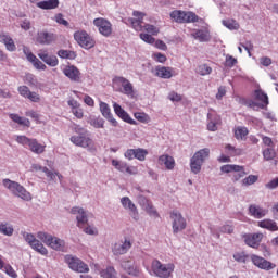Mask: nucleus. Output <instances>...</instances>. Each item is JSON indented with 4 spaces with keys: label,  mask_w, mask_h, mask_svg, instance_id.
<instances>
[{
    "label": "nucleus",
    "mask_w": 278,
    "mask_h": 278,
    "mask_svg": "<svg viewBox=\"0 0 278 278\" xmlns=\"http://www.w3.org/2000/svg\"><path fill=\"white\" fill-rule=\"evenodd\" d=\"M132 16L134 17H129L127 22L131 25L135 31H147L148 36H157V34H160V28L155 25L146 24L144 26H142L146 16L144 13L134 11Z\"/></svg>",
    "instance_id": "f257e3e1"
},
{
    "label": "nucleus",
    "mask_w": 278,
    "mask_h": 278,
    "mask_svg": "<svg viewBox=\"0 0 278 278\" xmlns=\"http://www.w3.org/2000/svg\"><path fill=\"white\" fill-rule=\"evenodd\" d=\"M15 141L17 144H22V147H25V149H29L31 153H35L36 155H42L45 153L47 146L38 142V139L36 138H29L25 135H18L15 138Z\"/></svg>",
    "instance_id": "f03ea898"
},
{
    "label": "nucleus",
    "mask_w": 278,
    "mask_h": 278,
    "mask_svg": "<svg viewBox=\"0 0 278 278\" xmlns=\"http://www.w3.org/2000/svg\"><path fill=\"white\" fill-rule=\"evenodd\" d=\"M74 131L78 135L71 137L70 140L73 144L81 147L83 149H92V147H94V141L90 136H88V131H86L81 126H75Z\"/></svg>",
    "instance_id": "7ed1b4c3"
},
{
    "label": "nucleus",
    "mask_w": 278,
    "mask_h": 278,
    "mask_svg": "<svg viewBox=\"0 0 278 278\" xmlns=\"http://www.w3.org/2000/svg\"><path fill=\"white\" fill-rule=\"evenodd\" d=\"M71 213L76 214L77 227H79V229H84L85 233H87L88 236H97V233H99L97 228L92 226L86 227V225H88V215L86 214V211H84V208L75 206L71 210Z\"/></svg>",
    "instance_id": "20e7f679"
},
{
    "label": "nucleus",
    "mask_w": 278,
    "mask_h": 278,
    "mask_svg": "<svg viewBox=\"0 0 278 278\" xmlns=\"http://www.w3.org/2000/svg\"><path fill=\"white\" fill-rule=\"evenodd\" d=\"M2 184L4 188L10 190V192L14 194V197H18L23 201H31V193H29L27 189H25V187H23L21 184L10 180L8 178L3 179Z\"/></svg>",
    "instance_id": "39448f33"
},
{
    "label": "nucleus",
    "mask_w": 278,
    "mask_h": 278,
    "mask_svg": "<svg viewBox=\"0 0 278 278\" xmlns=\"http://www.w3.org/2000/svg\"><path fill=\"white\" fill-rule=\"evenodd\" d=\"M210 157V149L204 148L197 151L190 160V168L193 175H199L204 162Z\"/></svg>",
    "instance_id": "423d86ee"
},
{
    "label": "nucleus",
    "mask_w": 278,
    "mask_h": 278,
    "mask_svg": "<svg viewBox=\"0 0 278 278\" xmlns=\"http://www.w3.org/2000/svg\"><path fill=\"white\" fill-rule=\"evenodd\" d=\"M151 269L155 277L169 278L173 277V273H175V264H163L162 262L154 260L152 261Z\"/></svg>",
    "instance_id": "0eeeda50"
},
{
    "label": "nucleus",
    "mask_w": 278,
    "mask_h": 278,
    "mask_svg": "<svg viewBox=\"0 0 278 278\" xmlns=\"http://www.w3.org/2000/svg\"><path fill=\"white\" fill-rule=\"evenodd\" d=\"M169 16L172 21L180 24L199 23V21H201V17L192 11L175 10L170 12Z\"/></svg>",
    "instance_id": "6e6552de"
},
{
    "label": "nucleus",
    "mask_w": 278,
    "mask_h": 278,
    "mask_svg": "<svg viewBox=\"0 0 278 278\" xmlns=\"http://www.w3.org/2000/svg\"><path fill=\"white\" fill-rule=\"evenodd\" d=\"M74 39L81 49H93L97 45L94 37L90 36L86 30H77L74 33Z\"/></svg>",
    "instance_id": "1a4fd4ad"
},
{
    "label": "nucleus",
    "mask_w": 278,
    "mask_h": 278,
    "mask_svg": "<svg viewBox=\"0 0 278 278\" xmlns=\"http://www.w3.org/2000/svg\"><path fill=\"white\" fill-rule=\"evenodd\" d=\"M37 238L51 249H54V251H62V249H64V240L53 237L47 232H38Z\"/></svg>",
    "instance_id": "9d476101"
},
{
    "label": "nucleus",
    "mask_w": 278,
    "mask_h": 278,
    "mask_svg": "<svg viewBox=\"0 0 278 278\" xmlns=\"http://www.w3.org/2000/svg\"><path fill=\"white\" fill-rule=\"evenodd\" d=\"M22 236L25 242H27V244H29V247H31L34 251H37V253H40V255H48L49 251L47 250V248H45L42 242L36 239V236L29 232H22Z\"/></svg>",
    "instance_id": "9b49d317"
},
{
    "label": "nucleus",
    "mask_w": 278,
    "mask_h": 278,
    "mask_svg": "<svg viewBox=\"0 0 278 278\" xmlns=\"http://www.w3.org/2000/svg\"><path fill=\"white\" fill-rule=\"evenodd\" d=\"M169 217L172 219L173 233H179V231H184L188 226L186 218H184L179 211H172Z\"/></svg>",
    "instance_id": "f8f14e48"
},
{
    "label": "nucleus",
    "mask_w": 278,
    "mask_h": 278,
    "mask_svg": "<svg viewBox=\"0 0 278 278\" xmlns=\"http://www.w3.org/2000/svg\"><path fill=\"white\" fill-rule=\"evenodd\" d=\"M58 41V35L48 30H39L35 37L36 45L49 47Z\"/></svg>",
    "instance_id": "ddd939ff"
},
{
    "label": "nucleus",
    "mask_w": 278,
    "mask_h": 278,
    "mask_svg": "<svg viewBox=\"0 0 278 278\" xmlns=\"http://www.w3.org/2000/svg\"><path fill=\"white\" fill-rule=\"evenodd\" d=\"M65 262L70 266V268L72 270H74L75 273H89L90 271V268L88 267V265L86 263L81 262V260H79L73 255H66Z\"/></svg>",
    "instance_id": "4468645a"
},
{
    "label": "nucleus",
    "mask_w": 278,
    "mask_h": 278,
    "mask_svg": "<svg viewBox=\"0 0 278 278\" xmlns=\"http://www.w3.org/2000/svg\"><path fill=\"white\" fill-rule=\"evenodd\" d=\"M93 25L97 27L99 34L105 38L112 36V22L103 17H97L93 20Z\"/></svg>",
    "instance_id": "2eb2a0df"
},
{
    "label": "nucleus",
    "mask_w": 278,
    "mask_h": 278,
    "mask_svg": "<svg viewBox=\"0 0 278 278\" xmlns=\"http://www.w3.org/2000/svg\"><path fill=\"white\" fill-rule=\"evenodd\" d=\"M148 155H149V151L142 148L128 149L124 153V157H126V160H139V162H144Z\"/></svg>",
    "instance_id": "dca6fc26"
},
{
    "label": "nucleus",
    "mask_w": 278,
    "mask_h": 278,
    "mask_svg": "<svg viewBox=\"0 0 278 278\" xmlns=\"http://www.w3.org/2000/svg\"><path fill=\"white\" fill-rule=\"evenodd\" d=\"M251 262L261 270H273L274 268H277L275 263L255 254L251 255Z\"/></svg>",
    "instance_id": "f3484780"
},
{
    "label": "nucleus",
    "mask_w": 278,
    "mask_h": 278,
    "mask_svg": "<svg viewBox=\"0 0 278 278\" xmlns=\"http://www.w3.org/2000/svg\"><path fill=\"white\" fill-rule=\"evenodd\" d=\"M113 84H115V86H122L124 94H127L128 97L134 94V85H131L127 78L123 76H115L113 78Z\"/></svg>",
    "instance_id": "a211bd4d"
},
{
    "label": "nucleus",
    "mask_w": 278,
    "mask_h": 278,
    "mask_svg": "<svg viewBox=\"0 0 278 278\" xmlns=\"http://www.w3.org/2000/svg\"><path fill=\"white\" fill-rule=\"evenodd\" d=\"M139 205L149 214V216H153L154 218H160V213L153 206V202L147 199L144 195L139 197Z\"/></svg>",
    "instance_id": "6ab92c4d"
},
{
    "label": "nucleus",
    "mask_w": 278,
    "mask_h": 278,
    "mask_svg": "<svg viewBox=\"0 0 278 278\" xmlns=\"http://www.w3.org/2000/svg\"><path fill=\"white\" fill-rule=\"evenodd\" d=\"M243 240L248 247H251L252 249H258L260 242L264 240V233L256 232L243 235Z\"/></svg>",
    "instance_id": "aec40b11"
},
{
    "label": "nucleus",
    "mask_w": 278,
    "mask_h": 278,
    "mask_svg": "<svg viewBox=\"0 0 278 278\" xmlns=\"http://www.w3.org/2000/svg\"><path fill=\"white\" fill-rule=\"evenodd\" d=\"M37 55L48 66L55 67V66H58V64H60V61L58 60V56H55L53 54H49V51L47 49L39 50Z\"/></svg>",
    "instance_id": "412c9836"
},
{
    "label": "nucleus",
    "mask_w": 278,
    "mask_h": 278,
    "mask_svg": "<svg viewBox=\"0 0 278 278\" xmlns=\"http://www.w3.org/2000/svg\"><path fill=\"white\" fill-rule=\"evenodd\" d=\"M63 75L71 79V81H75L76 84H79L81 81V72H79V68L75 65H67L63 70Z\"/></svg>",
    "instance_id": "4be33fe9"
},
{
    "label": "nucleus",
    "mask_w": 278,
    "mask_h": 278,
    "mask_svg": "<svg viewBox=\"0 0 278 278\" xmlns=\"http://www.w3.org/2000/svg\"><path fill=\"white\" fill-rule=\"evenodd\" d=\"M220 170L222 173H239L235 175V181H238V179L247 175V173H244V166L240 165H223Z\"/></svg>",
    "instance_id": "5701e85b"
},
{
    "label": "nucleus",
    "mask_w": 278,
    "mask_h": 278,
    "mask_svg": "<svg viewBox=\"0 0 278 278\" xmlns=\"http://www.w3.org/2000/svg\"><path fill=\"white\" fill-rule=\"evenodd\" d=\"M139 38L143 40V42H147L148 45H155L156 49H160L161 51H166L168 49V46L165 45L164 41L162 40H156L153 38V36L147 34V33H141L139 35Z\"/></svg>",
    "instance_id": "b1692460"
},
{
    "label": "nucleus",
    "mask_w": 278,
    "mask_h": 278,
    "mask_svg": "<svg viewBox=\"0 0 278 278\" xmlns=\"http://www.w3.org/2000/svg\"><path fill=\"white\" fill-rule=\"evenodd\" d=\"M113 110L115 114L124 121V123H128L129 125H136V121L128 115V113L121 106V104L114 102Z\"/></svg>",
    "instance_id": "393cba45"
},
{
    "label": "nucleus",
    "mask_w": 278,
    "mask_h": 278,
    "mask_svg": "<svg viewBox=\"0 0 278 278\" xmlns=\"http://www.w3.org/2000/svg\"><path fill=\"white\" fill-rule=\"evenodd\" d=\"M121 203L123 205L124 210H129L130 216L135 219L138 220V207H136V204L129 199V197H123L121 199Z\"/></svg>",
    "instance_id": "a878e982"
},
{
    "label": "nucleus",
    "mask_w": 278,
    "mask_h": 278,
    "mask_svg": "<svg viewBox=\"0 0 278 278\" xmlns=\"http://www.w3.org/2000/svg\"><path fill=\"white\" fill-rule=\"evenodd\" d=\"M129 249H131V241L126 239L124 242H118L113 245V255H125Z\"/></svg>",
    "instance_id": "bb28decb"
},
{
    "label": "nucleus",
    "mask_w": 278,
    "mask_h": 278,
    "mask_svg": "<svg viewBox=\"0 0 278 278\" xmlns=\"http://www.w3.org/2000/svg\"><path fill=\"white\" fill-rule=\"evenodd\" d=\"M121 266L124 268V270H126L127 274L131 275L132 277L140 276V267H138L134 262L124 261L122 262Z\"/></svg>",
    "instance_id": "cd10ccee"
},
{
    "label": "nucleus",
    "mask_w": 278,
    "mask_h": 278,
    "mask_svg": "<svg viewBox=\"0 0 278 278\" xmlns=\"http://www.w3.org/2000/svg\"><path fill=\"white\" fill-rule=\"evenodd\" d=\"M249 214L250 216H253V218H264L266 214H268V210L257 205V204H251L249 206Z\"/></svg>",
    "instance_id": "c85d7f7f"
},
{
    "label": "nucleus",
    "mask_w": 278,
    "mask_h": 278,
    "mask_svg": "<svg viewBox=\"0 0 278 278\" xmlns=\"http://www.w3.org/2000/svg\"><path fill=\"white\" fill-rule=\"evenodd\" d=\"M159 164L165 166L166 170L175 169V159L168 154H163L159 156Z\"/></svg>",
    "instance_id": "c756f323"
},
{
    "label": "nucleus",
    "mask_w": 278,
    "mask_h": 278,
    "mask_svg": "<svg viewBox=\"0 0 278 278\" xmlns=\"http://www.w3.org/2000/svg\"><path fill=\"white\" fill-rule=\"evenodd\" d=\"M0 42L4 45L7 51H16V43H14V39H12L8 34L0 33Z\"/></svg>",
    "instance_id": "7c9ffc66"
},
{
    "label": "nucleus",
    "mask_w": 278,
    "mask_h": 278,
    "mask_svg": "<svg viewBox=\"0 0 278 278\" xmlns=\"http://www.w3.org/2000/svg\"><path fill=\"white\" fill-rule=\"evenodd\" d=\"M191 36L194 40H199V42H210V40H212L210 30L198 29L195 33L191 34Z\"/></svg>",
    "instance_id": "2f4dec72"
},
{
    "label": "nucleus",
    "mask_w": 278,
    "mask_h": 278,
    "mask_svg": "<svg viewBox=\"0 0 278 278\" xmlns=\"http://www.w3.org/2000/svg\"><path fill=\"white\" fill-rule=\"evenodd\" d=\"M254 94L256 97V100L261 101L258 108H261V110H266V108H268V94L264 93L262 89H256L254 91Z\"/></svg>",
    "instance_id": "473e14b6"
},
{
    "label": "nucleus",
    "mask_w": 278,
    "mask_h": 278,
    "mask_svg": "<svg viewBox=\"0 0 278 278\" xmlns=\"http://www.w3.org/2000/svg\"><path fill=\"white\" fill-rule=\"evenodd\" d=\"M60 7V0H43L37 3L40 10H55Z\"/></svg>",
    "instance_id": "72a5a7b5"
},
{
    "label": "nucleus",
    "mask_w": 278,
    "mask_h": 278,
    "mask_svg": "<svg viewBox=\"0 0 278 278\" xmlns=\"http://www.w3.org/2000/svg\"><path fill=\"white\" fill-rule=\"evenodd\" d=\"M9 117L11 118V121H13V123L21 125L22 127H31V122L27 117H22L16 113H11Z\"/></svg>",
    "instance_id": "f704fd0d"
},
{
    "label": "nucleus",
    "mask_w": 278,
    "mask_h": 278,
    "mask_svg": "<svg viewBox=\"0 0 278 278\" xmlns=\"http://www.w3.org/2000/svg\"><path fill=\"white\" fill-rule=\"evenodd\" d=\"M257 225L261 227V229H267V231H278L277 222L270 218L263 219L258 222Z\"/></svg>",
    "instance_id": "c9c22d12"
},
{
    "label": "nucleus",
    "mask_w": 278,
    "mask_h": 278,
    "mask_svg": "<svg viewBox=\"0 0 278 278\" xmlns=\"http://www.w3.org/2000/svg\"><path fill=\"white\" fill-rule=\"evenodd\" d=\"M156 77H161V79H170V77H173V67H156Z\"/></svg>",
    "instance_id": "e433bc0d"
},
{
    "label": "nucleus",
    "mask_w": 278,
    "mask_h": 278,
    "mask_svg": "<svg viewBox=\"0 0 278 278\" xmlns=\"http://www.w3.org/2000/svg\"><path fill=\"white\" fill-rule=\"evenodd\" d=\"M225 152L230 155V157H238V155H242V149L236 148L229 143L225 146Z\"/></svg>",
    "instance_id": "4c0bfd02"
},
{
    "label": "nucleus",
    "mask_w": 278,
    "mask_h": 278,
    "mask_svg": "<svg viewBox=\"0 0 278 278\" xmlns=\"http://www.w3.org/2000/svg\"><path fill=\"white\" fill-rule=\"evenodd\" d=\"M247 136H249V128L248 127H237L235 129V138L237 140H244V138H247Z\"/></svg>",
    "instance_id": "58836bf2"
},
{
    "label": "nucleus",
    "mask_w": 278,
    "mask_h": 278,
    "mask_svg": "<svg viewBox=\"0 0 278 278\" xmlns=\"http://www.w3.org/2000/svg\"><path fill=\"white\" fill-rule=\"evenodd\" d=\"M0 233H2V236H13L14 227L8 223H0Z\"/></svg>",
    "instance_id": "ea45409f"
},
{
    "label": "nucleus",
    "mask_w": 278,
    "mask_h": 278,
    "mask_svg": "<svg viewBox=\"0 0 278 278\" xmlns=\"http://www.w3.org/2000/svg\"><path fill=\"white\" fill-rule=\"evenodd\" d=\"M89 125L94 127V129H103L105 125V119L101 117H92L89 119Z\"/></svg>",
    "instance_id": "a19ab883"
},
{
    "label": "nucleus",
    "mask_w": 278,
    "mask_h": 278,
    "mask_svg": "<svg viewBox=\"0 0 278 278\" xmlns=\"http://www.w3.org/2000/svg\"><path fill=\"white\" fill-rule=\"evenodd\" d=\"M58 55L63 60H75L77 58V54L71 50H59Z\"/></svg>",
    "instance_id": "79ce46f5"
},
{
    "label": "nucleus",
    "mask_w": 278,
    "mask_h": 278,
    "mask_svg": "<svg viewBox=\"0 0 278 278\" xmlns=\"http://www.w3.org/2000/svg\"><path fill=\"white\" fill-rule=\"evenodd\" d=\"M1 270H3V273L11 278H18V274H16V270H14V267H12L10 264H5Z\"/></svg>",
    "instance_id": "37998d69"
},
{
    "label": "nucleus",
    "mask_w": 278,
    "mask_h": 278,
    "mask_svg": "<svg viewBox=\"0 0 278 278\" xmlns=\"http://www.w3.org/2000/svg\"><path fill=\"white\" fill-rule=\"evenodd\" d=\"M103 278H116V269L114 267H108L100 273Z\"/></svg>",
    "instance_id": "c03bdc74"
},
{
    "label": "nucleus",
    "mask_w": 278,
    "mask_h": 278,
    "mask_svg": "<svg viewBox=\"0 0 278 278\" xmlns=\"http://www.w3.org/2000/svg\"><path fill=\"white\" fill-rule=\"evenodd\" d=\"M112 166L116 168V170H119V173H125V168H127V163L121 162L118 160H112L111 162Z\"/></svg>",
    "instance_id": "a18cd8bd"
},
{
    "label": "nucleus",
    "mask_w": 278,
    "mask_h": 278,
    "mask_svg": "<svg viewBox=\"0 0 278 278\" xmlns=\"http://www.w3.org/2000/svg\"><path fill=\"white\" fill-rule=\"evenodd\" d=\"M134 116L139 123H149L151 121V117H149V114L147 113L136 112Z\"/></svg>",
    "instance_id": "49530a36"
},
{
    "label": "nucleus",
    "mask_w": 278,
    "mask_h": 278,
    "mask_svg": "<svg viewBox=\"0 0 278 278\" xmlns=\"http://www.w3.org/2000/svg\"><path fill=\"white\" fill-rule=\"evenodd\" d=\"M223 25L228 29H240V24L236 20H225Z\"/></svg>",
    "instance_id": "de8ad7c7"
},
{
    "label": "nucleus",
    "mask_w": 278,
    "mask_h": 278,
    "mask_svg": "<svg viewBox=\"0 0 278 278\" xmlns=\"http://www.w3.org/2000/svg\"><path fill=\"white\" fill-rule=\"evenodd\" d=\"M100 112L104 118L112 115V111L110 110V105L105 102H100Z\"/></svg>",
    "instance_id": "09e8293b"
},
{
    "label": "nucleus",
    "mask_w": 278,
    "mask_h": 278,
    "mask_svg": "<svg viewBox=\"0 0 278 278\" xmlns=\"http://www.w3.org/2000/svg\"><path fill=\"white\" fill-rule=\"evenodd\" d=\"M263 157L267 162L270 160H275V150L273 148H267L263 150Z\"/></svg>",
    "instance_id": "8fccbe9b"
},
{
    "label": "nucleus",
    "mask_w": 278,
    "mask_h": 278,
    "mask_svg": "<svg viewBox=\"0 0 278 278\" xmlns=\"http://www.w3.org/2000/svg\"><path fill=\"white\" fill-rule=\"evenodd\" d=\"M198 73L199 75L205 76V75H211L212 74V67L207 64H202L198 67Z\"/></svg>",
    "instance_id": "3c124183"
},
{
    "label": "nucleus",
    "mask_w": 278,
    "mask_h": 278,
    "mask_svg": "<svg viewBox=\"0 0 278 278\" xmlns=\"http://www.w3.org/2000/svg\"><path fill=\"white\" fill-rule=\"evenodd\" d=\"M238 64V59L233 58L232 55L227 54L226 55V61H225V66L227 68H233L235 65Z\"/></svg>",
    "instance_id": "603ef678"
},
{
    "label": "nucleus",
    "mask_w": 278,
    "mask_h": 278,
    "mask_svg": "<svg viewBox=\"0 0 278 278\" xmlns=\"http://www.w3.org/2000/svg\"><path fill=\"white\" fill-rule=\"evenodd\" d=\"M23 53L26 55L28 62H31V64H34V63L38 60V58H36V56L31 53V51L29 50V48H27V46H24V47H23Z\"/></svg>",
    "instance_id": "864d4df0"
},
{
    "label": "nucleus",
    "mask_w": 278,
    "mask_h": 278,
    "mask_svg": "<svg viewBox=\"0 0 278 278\" xmlns=\"http://www.w3.org/2000/svg\"><path fill=\"white\" fill-rule=\"evenodd\" d=\"M54 21L59 25H63L64 27H68V21H66L64 18V15L62 13H58L56 15H54Z\"/></svg>",
    "instance_id": "5fc2aeb1"
},
{
    "label": "nucleus",
    "mask_w": 278,
    "mask_h": 278,
    "mask_svg": "<svg viewBox=\"0 0 278 278\" xmlns=\"http://www.w3.org/2000/svg\"><path fill=\"white\" fill-rule=\"evenodd\" d=\"M257 181V176L250 175L242 180L243 186H253Z\"/></svg>",
    "instance_id": "6e6d98bb"
},
{
    "label": "nucleus",
    "mask_w": 278,
    "mask_h": 278,
    "mask_svg": "<svg viewBox=\"0 0 278 278\" xmlns=\"http://www.w3.org/2000/svg\"><path fill=\"white\" fill-rule=\"evenodd\" d=\"M247 254L244 252H237L233 254V260L236 262H240L241 264H244L247 262Z\"/></svg>",
    "instance_id": "4d7b16f0"
},
{
    "label": "nucleus",
    "mask_w": 278,
    "mask_h": 278,
    "mask_svg": "<svg viewBox=\"0 0 278 278\" xmlns=\"http://www.w3.org/2000/svg\"><path fill=\"white\" fill-rule=\"evenodd\" d=\"M260 138H262L263 144L265 147H270V149H273V147H275V143L273 142V138L268 137V136H264V135H258Z\"/></svg>",
    "instance_id": "13d9d810"
},
{
    "label": "nucleus",
    "mask_w": 278,
    "mask_h": 278,
    "mask_svg": "<svg viewBox=\"0 0 278 278\" xmlns=\"http://www.w3.org/2000/svg\"><path fill=\"white\" fill-rule=\"evenodd\" d=\"M17 90H18V93L21 94V97H24V99H27L29 97V92H31L29 90V87H27V86H20L17 88Z\"/></svg>",
    "instance_id": "bf43d9fd"
},
{
    "label": "nucleus",
    "mask_w": 278,
    "mask_h": 278,
    "mask_svg": "<svg viewBox=\"0 0 278 278\" xmlns=\"http://www.w3.org/2000/svg\"><path fill=\"white\" fill-rule=\"evenodd\" d=\"M265 188H267V190H275L278 188V178H274L269 182L265 184Z\"/></svg>",
    "instance_id": "052dcab7"
},
{
    "label": "nucleus",
    "mask_w": 278,
    "mask_h": 278,
    "mask_svg": "<svg viewBox=\"0 0 278 278\" xmlns=\"http://www.w3.org/2000/svg\"><path fill=\"white\" fill-rule=\"evenodd\" d=\"M182 97L181 94L175 92V91H172L169 94H168V100L169 101H176L177 103H179V101H181Z\"/></svg>",
    "instance_id": "680f3d73"
},
{
    "label": "nucleus",
    "mask_w": 278,
    "mask_h": 278,
    "mask_svg": "<svg viewBox=\"0 0 278 278\" xmlns=\"http://www.w3.org/2000/svg\"><path fill=\"white\" fill-rule=\"evenodd\" d=\"M27 99H29V101H31L33 103H39L40 94H38V93L34 92V91H30L28 93V98Z\"/></svg>",
    "instance_id": "e2e57ef3"
},
{
    "label": "nucleus",
    "mask_w": 278,
    "mask_h": 278,
    "mask_svg": "<svg viewBox=\"0 0 278 278\" xmlns=\"http://www.w3.org/2000/svg\"><path fill=\"white\" fill-rule=\"evenodd\" d=\"M124 173H127V175H138V167L129 166L126 164Z\"/></svg>",
    "instance_id": "0e129e2a"
},
{
    "label": "nucleus",
    "mask_w": 278,
    "mask_h": 278,
    "mask_svg": "<svg viewBox=\"0 0 278 278\" xmlns=\"http://www.w3.org/2000/svg\"><path fill=\"white\" fill-rule=\"evenodd\" d=\"M260 63L262 64V66H270V64H273V59H270L269 56H262L260 59Z\"/></svg>",
    "instance_id": "69168bd1"
},
{
    "label": "nucleus",
    "mask_w": 278,
    "mask_h": 278,
    "mask_svg": "<svg viewBox=\"0 0 278 278\" xmlns=\"http://www.w3.org/2000/svg\"><path fill=\"white\" fill-rule=\"evenodd\" d=\"M33 65H34L35 68H37L38 71H47V65H45V63H42V62L39 61L38 59L33 63Z\"/></svg>",
    "instance_id": "338daca9"
},
{
    "label": "nucleus",
    "mask_w": 278,
    "mask_h": 278,
    "mask_svg": "<svg viewBox=\"0 0 278 278\" xmlns=\"http://www.w3.org/2000/svg\"><path fill=\"white\" fill-rule=\"evenodd\" d=\"M222 233H233V226L231 225H224L220 227Z\"/></svg>",
    "instance_id": "774afa93"
}]
</instances>
